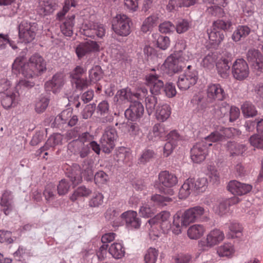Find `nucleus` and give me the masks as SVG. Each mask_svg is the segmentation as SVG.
<instances>
[{"instance_id": "nucleus-37", "label": "nucleus", "mask_w": 263, "mask_h": 263, "mask_svg": "<svg viewBox=\"0 0 263 263\" xmlns=\"http://www.w3.org/2000/svg\"><path fill=\"white\" fill-rule=\"evenodd\" d=\"M204 230L202 225L194 224L189 228L187 235L192 239H197L203 235Z\"/></svg>"}, {"instance_id": "nucleus-12", "label": "nucleus", "mask_w": 263, "mask_h": 263, "mask_svg": "<svg viewBox=\"0 0 263 263\" xmlns=\"http://www.w3.org/2000/svg\"><path fill=\"white\" fill-rule=\"evenodd\" d=\"M212 145L206 141H200L194 145L191 149V158L196 163L202 162L208 154V147Z\"/></svg>"}, {"instance_id": "nucleus-58", "label": "nucleus", "mask_w": 263, "mask_h": 263, "mask_svg": "<svg viewBox=\"0 0 263 263\" xmlns=\"http://www.w3.org/2000/svg\"><path fill=\"white\" fill-rule=\"evenodd\" d=\"M215 62V56L213 55V54H208L203 59L201 64L204 67L210 69L214 67Z\"/></svg>"}, {"instance_id": "nucleus-40", "label": "nucleus", "mask_w": 263, "mask_h": 263, "mask_svg": "<svg viewBox=\"0 0 263 263\" xmlns=\"http://www.w3.org/2000/svg\"><path fill=\"white\" fill-rule=\"evenodd\" d=\"M74 15H71L65 21L61 26L62 32L66 36H71L73 34V27L74 26Z\"/></svg>"}, {"instance_id": "nucleus-16", "label": "nucleus", "mask_w": 263, "mask_h": 263, "mask_svg": "<svg viewBox=\"0 0 263 263\" xmlns=\"http://www.w3.org/2000/svg\"><path fill=\"white\" fill-rule=\"evenodd\" d=\"M144 112V106L139 101H134L130 103L129 107L125 111V116L132 121H138L143 116Z\"/></svg>"}, {"instance_id": "nucleus-61", "label": "nucleus", "mask_w": 263, "mask_h": 263, "mask_svg": "<svg viewBox=\"0 0 263 263\" xmlns=\"http://www.w3.org/2000/svg\"><path fill=\"white\" fill-rule=\"evenodd\" d=\"M170 41L168 37L159 35L157 39V45L158 48L165 50L170 45Z\"/></svg>"}, {"instance_id": "nucleus-24", "label": "nucleus", "mask_w": 263, "mask_h": 263, "mask_svg": "<svg viewBox=\"0 0 263 263\" xmlns=\"http://www.w3.org/2000/svg\"><path fill=\"white\" fill-rule=\"evenodd\" d=\"M28 63L31 68H33L38 75L41 74L46 70V62L38 53L33 54L30 58Z\"/></svg>"}, {"instance_id": "nucleus-55", "label": "nucleus", "mask_w": 263, "mask_h": 263, "mask_svg": "<svg viewBox=\"0 0 263 263\" xmlns=\"http://www.w3.org/2000/svg\"><path fill=\"white\" fill-rule=\"evenodd\" d=\"M104 196L100 193H95L90 199L88 205L91 208H97L103 202Z\"/></svg>"}, {"instance_id": "nucleus-63", "label": "nucleus", "mask_w": 263, "mask_h": 263, "mask_svg": "<svg viewBox=\"0 0 263 263\" xmlns=\"http://www.w3.org/2000/svg\"><path fill=\"white\" fill-rule=\"evenodd\" d=\"M164 90L162 93H164L168 98H172L176 94V90L175 86L173 83H167L164 85Z\"/></svg>"}, {"instance_id": "nucleus-23", "label": "nucleus", "mask_w": 263, "mask_h": 263, "mask_svg": "<svg viewBox=\"0 0 263 263\" xmlns=\"http://www.w3.org/2000/svg\"><path fill=\"white\" fill-rule=\"evenodd\" d=\"M65 167L66 174L68 177L73 187L81 182V170L80 165L77 163H72L71 165H67Z\"/></svg>"}, {"instance_id": "nucleus-7", "label": "nucleus", "mask_w": 263, "mask_h": 263, "mask_svg": "<svg viewBox=\"0 0 263 263\" xmlns=\"http://www.w3.org/2000/svg\"><path fill=\"white\" fill-rule=\"evenodd\" d=\"M183 59L177 53L171 54L163 64V70L170 76L181 71L185 66Z\"/></svg>"}, {"instance_id": "nucleus-13", "label": "nucleus", "mask_w": 263, "mask_h": 263, "mask_svg": "<svg viewBox=\"0 0 263 263\" xmlns=\"http://www.w3.org/2000/svg\"><path fill=\"white\" fill-rule=\"evenodd\" d=\"M206 91L207 101L210 103H213L216 100L222 101L227 97L223 88L218 83L209 84Z\"/></svg>"}, {"instance_id": "nucleus-47", "label": "nucleus", "mask_w": 263, "mask_h": 263, "mask_svg": "<svg viewBox=\"0 0 263 263\" xmlns=\"http://www.w3.org/2000/svg\"><path fill=\"white\" fill-rule=\"evenodd\" d=\"M40 6L46 13L53 11L56 8V4L53 0H40Z\"/></svg>"}, {"instance_id": "nucleus-60", "label": "nucleus", "mask_w": 263, "mask_h": 263, "mask_svg": "<svg viewBox=\"0 0 263 263\" xmlns=\"http://www.w3.org/2000/svg\"><path fill=\"white\" fill-rule=\"evenodd\" d=\"M190 27V23L185 20L178 21L175 26V30L178 33H182L187 31Z\"/></svg>"}, {"instance_id": "nucleus-44", "label": "nucleus", "mask_w": 263, "mask_h": 263, "mask_svg": "<svg viewBox=\"0 0 263 263\" xmlns=\"http://www.w3.org/2000/svg\"><path fill=\"white\" fill-rule=\"evenodd\" d=\"M159 251L154 248L151 247L147 250L144 257L145 263H156Z\"/></svg>"}, {"instance_id": "nucleus-48", "label": "nucleus", "mask_w": 263, "mask_h": 263, "mask_svg": "<svg viewBox=\"0 0 263 263\" xmlns=\"http://www.w3.org/2000/svg\"><path fill=\"white\" fill-rule=\"evenodd\" d=\"M229 229L232 234L228 235L229 238H233L235 237H239L241 235L242 228L239 223L236 222H232L229 226Z\"/></svg>"}, {"instance_id": "nucleus-18", "label": "nucleus", "mask_w": 263, "mask_h": 263, "mask_svg": "<svg viewBox=\"0 0 263 263\" xmlns=\"http://www.w3.org/2000/svg\"><path fill=\"white\" fill-rule=\"evenodd\" d=\"M233 59L232 54L226 53L216 63L218 73L221 78H227L229 76Z\"/></svg>"}, {"instance_id": "nucleus-41", "label": "nucleus", "mask_w": 263, "mask_h": 263, "mask_svg": "<svg viewBox=\"0 0 263 263\" xmlns=\"http://www.w3.org/2000/svg\"><path fill=\"white\" fill-rule=\"evenodd\" d=\"M127 129L130 137L134 139L139 138L142 134V130L137 122H128Z\"/></svg>"}, {"instance_id": "nucleus-9", "label": "nucleus", "mask_w": 263, "mask_h": 263, "mask_svg": "<svg viewBox=\"0 0 263 263\" xmlns=\"http://www.w3.org/2000/svg\"><path fill=\"white\" fill-rule=\"evenodd\" d=\"M117 138L116 129L112 127H107L100 140L103 152L107 154L110 153L115 147Z\"/></svg>"}, {"instance_id": "nucleus-46", "label": "nucleus", "mask_w": 263, "mask_h": 263, "mask_svg": "<svg viewBox=\"0 0 263 263\" xmlns=\"http://www.w3.org/2000/svg\"><path fill=\"white\" fill-rule=\"evenodd\" d=\"M8 45L13 49L17 48L14 42L10 40L8 34L0 33V50L6 49Z\"/></svg>"}, {"instance_id": "nucleus-5", "label": "nucleus", "mask_w": 263, "mask_h": 263, "mask_svg": "<svg viewBox=\"0 0 263 263\" xmlns=\"http://www.w3.org/2000/svg\"><path fill=\"white\" fill-rule=\"evenodd\" d=\"M208 210L203 207L197 205L185 210L183 214L184 218V222L186 224L197 222H206L209 220L210 218L208 216Z\"/></svg>"}, {"instance_id": "nucleus-4", "label": "nucleus", "mask_w": 263, "mask_h": 263, "mask_svg": "<svg viewBox=\"0 0 263 263\" xmlns=\"http://www.w3.org/2000/svg\"><path fill=\"white\" fill-rule=\"evenodd\" d=\"M159 183L162 186L159 188L160 192L168 195L174 194L172 187L178 182L176 176L168 171H161L158 175Z\"/></svg>"}, {"instance_id": "nucleus-26", "label": "nucleus", "mask_w": 263, "mask_h": 263, "mask_svg": "<svg viewBox=\"0 0 263 263\" xmlns=\"http://www.w3.org/2000/svg\"><path fill=\"white\" fill-rule=\"evenodd\" d=\"M230 105L226 102L215 104L213 106L211 111L215 118L220 119L228 116L230 110Z\"/></svg>"}, {"instance_id": "nucleus-10", "label": "nucleus", "mask_w": 263, "mask_h": 263, "mask_svg": "<svg viewBox=\"0 0 263 263\" xmlns=\"http://www.w3.org/2000/svg\"><path fill=\"white\" fill-rule=\"evenodd\" d=\"M130 19L125 15L118 14L112 21V28L115 32L123 36H127L130 32Z\"/></svg>"}, {"instance_id": "nucleus-2", "label": "nucleus", "mask_w": 263, "mask_h": 263, "mask_svg": "<svg viewBox=\"0 0 263 263\" xmlns=\"http://www.w3.org/2000/svg\"><path fill=\"white\" fill-rule=\"evenodd\" d=\"M207 186L208 180L206 178H198L196 179L189 178L179 190V198L181 199L186 198L193 190L198 193H202L205 191Z\"/></svg>"}, {"instance_id": "nucleus-21", "label": "nucleus", "mask_w": 263, "mask_h": 263, "mask_svg": "<svg viewBox=\"0 0 263 263\" xmlns=\"http://www.w3.org/2000/svg\"><path fill=\"white\" fill-rule=\"evenodd\" d=\"M1 210L6 215H9L13 208V195L11 191L6 190L2 195L0 201Z\"/></svg>"}, {"instance_id": "nucleus-30", "label": "nucleus", "mask_w": 263, "mask_h": 263, "mask_svg": "<svg viewBox=\"0 0 263 263\" xmlns=\"http://www.w3.org/2000/svg\"><path fill=\"white\" fill-rule=\"evenodd\" d=\"M62 136L60 134H54L51 136L47 140L44 145L37 151V155L40 156L42 153L47 151L50 147H54L61 143Z\"/></svg>"}, {"instance_id": "nucleus-22", "label": "nucleus", "mask_w": 263, "mask_h": 263, "mask_svg": "<svg viewBox=\"0 0 263 263\" xmlns=\"http://www.w3.org/2000/svg\"><path fill=\"white\" fill-rule=\"evenodd\" d=\"M227 188L233 194L241 196L249 193L252 190V186L249 184L232 180L229 182Z\"/></svg>"}, {"instance_id": "nucleus-11", "label": "nucleus", "mask_w": 263, "mask_h": 263, "mask_svg": "<svg viewBox=\"0 0 263 263\" xmlns=\"http://www.w3.org/2000/svg\"><path fill=\"white\" fill-rule=\"evenodd\" d=\"M12 70L15 74L22 73L26 78H32L39 76L34 69L31 68L28 62L25 63L23 56H20L15 59L12 65Z\"/></svg>"}, {"instance_id": "nucleus-14", "label": "nucleus", "mask_w": 263, "mask_h": 263, "mask_svg": "<svg viewBox=\"0 0 263 263\" xmlns=\"http://www.w3.org/2000/svg\"><path fill=\"white\" fill-rule=\"evenodd\" d=\"M249 72L248 65L242 59H237L232 66V75L237 80H245L248 77Z\"/></svg>"}, {"instance_id": "nucleus-52", "label": "nucleus", "mask_w": 263, "mask_h": 263, "mask_svg": "<svg viewBox=\"0 0 263 263\" xmlns=\"http://www.w3.org/2000/svg\"><path fill=\"white\" fill-rule=\"evenodd\" d=\"M249 142L253 146L263 149V134H254L250 137Z\"/></svg>"}, {"instance_id": "nucleus-43", "label": "nucleus", "mask_w": 263, "mask_h": 263, "mask_svg": "<svg viewBox=\"0 0 263 263\" xmlns=\"http://www.w3.org/2000/svg\"><path fill=\"white\" fill-rule=\"evenodd\" d=\"M242 112L246 118L253 117L257 114V111L254 105L249 102H246L241 107Z\"/></svg>"}, {"instance_id": "nucleus-3", "label": "nucleus", "mask_w": 263, "mask_h": 263, "mask_svg": "<svg viewBox=\"0 0 263 263\" xmlns=\"http://www.w3.org/2000/svg\"><path fill=\"white\" fill-rule=\"evenodd\" d=\"M18 37L25 44L31 42L35 39L38 25L35 22L22 21L18 26Z\"/></svg>"}, {"instance_id": "nucleus-53", "label": "nucleus", "mask_w": 263, "mask_h": 263, "mask_svg": "<svg viewBox=\"0 0 263 263\" xmlns=\"http://www.w3.org/2000/svg\"><path fill=\"white\" fill-rule=\"evenodd\" d=\"M155 96L153 95L148 96L145 99L146 108L149 114L154 111L156 105L157 104V98Z\"/></svg>"}, {"instance_id": "nucleus-54", "label": "nucleus", "mask_w": 263, "mask_h": 263, "mask_svg": "<svg viewBox=\"0 0 263 263\" xmlns=\"http://www.w3.org/2000/svg\"><path fill=\"white\" fill-rule=\"evenodd\" d=\"M55 187L53 184L50 183L46 185L43 192V195L47 201L52 200L55 196Z\"/></svg>"}, {"instance_id": "nucleus-45", "label": "nucleus", "mask_w": 263, "mask_h": 263, "mask_svg": "<svg viewBox=\"0 0 263 263\" xmlns=\"http://www.w3.org/2000/svg\"><path fill=\"white\" fill-rule=\"evenodd\" d=\"M156 154L153 149L146 148L144 149L138 159V163L140 164H145L150 161L155 156Z\"/></svg>"}, {"instance_id": "nucleus-34", "label": "nucleus", "mask_w": 263, "mask_h": 263, "mask_svg": "<svg viewBox=\"0 0 263 263\" xmlns=\"http://www.w3.org/2000/svg\"><path fill=\"white\" fill-rule=\"evenodd\" d=\"M228 150L230 152L231 156H237L242 155L246 151V146L234 141H229L226 144Z\"/></svg>"}, {"instance_id": "nucleus-20", "label": "nucleus", "mask_w": 263, "mask_h": 263, "mask_svg": "<svg viewBox=\"0 0 263 263\" xmlns=\"http://www.w3.org/2000/svg\"><path fill=\"white\" fill-rule=\"evenodd\" d=\"M65 83L64 75L62 73H57L53 76L52 79L45 84L46 91L57 93L60 91Z\"/></svg>"}, {"instance_id": "nucleus-35", "label": "nucleus", "mask_w": 263, "mask_h": 263, "mask_svg": "<svg viewBox=\"0 0 263 263\" xmlns=\"http://www.w3.org/2000/svg\"><path fill=\"white\" fill-rule=\"evenodd\" d=\"M184 215H182L180 217L178 214H175L174 216V220L173 222V225L172 226L173 232L177 235H178L181 233V229L183 226L186 227L189 224H186L184 222Z\"/></svg>"}, {"instance_id": "nucleus-1", "label": "nucleus", "mask_w": 263, "mask_h": 263, "mask_svg": "<svg viewBox=\"0 0 263 263\" xmlns=\"http://www.w3.org/2000/svg\"><path fill=\"white\" fill-rule=\"evenodd\" d=\"M231 26L232 23L228 21L219 20L215 21L213 24L212 28L207 31L211 44L213 45H218L220 44L224 37V31L229 30Z\"/></svg>"}, {"instance_id": "nucleus-6", "label": "nucleus", "mask_w": 263, "mask_h": 263, "mask_svg": "<svg viewBox=\"0 0 263 263\" xmlns=\"http://www.w3.org/2000/svg\"><path fill=\"white\" fill-rule=\"evenodd\" d=\"M3 81L6 84L1 83L0 85V91L2 93L1 104L4 108L9 109L16 105L18 92H15L9 87L10 85L9 81H6L5 80Z\"/></svg>"}, {"instance_id": "nucleus-29", "label": "nucleus", "mask_w": 263, "mask_h": 263, "mask_svg": "<svg viewBox=\"0 0 263 263\" xmlns=\"http://www.w3.org/2000/svg\"><path fill=\"white\" fill-rule=\"evenodd\" d=\"M171 114V108L167 104H159L156 110L157 119L162 122L166 120Z\"/></svg>"}, {"instance_id": "nucleus-59", "label": "nucleus", "mask_w": 263, "mask_h": 263, "mask_svg": "<svg viewBox=\"0 0 263 263\" xmlns=\"http://www.w3.org/2000/svg\"><path fill=\"white\" fill-rule=\"evenodd\" d=\"M70 185L67 180L65 179H62L57 186L58 193L60 196L66 194L70 189Z\"/></svg>"}, {"instance_id": "nucleus-32", "label": "nucleus", "mask_w": 263, "mask_h": 263, "mask_svg": "<svg viewBox=\"0 0 263 263\" xmlns=\"http://www.w3.org/2000/svg\"><path fill=\"white\" fill-rule=\"evenodd\" d=\"M108 251L112 257L116 259L122 258L125 254V248L120 243L115 242L111 244Z\"/></svg>"}, {"instance_id": "nucleus-8", "label": "nucleus", "mask_w": 263, "mask_h": 263, "mask_svg": "<svg viewBox=\"0 0 263 263\" xmlns=\"http://www.w3.org/2000/svg\"><path fill=\"white\" fill-rule=\"evenodd\" d=\"M198 79L197 71L192 69L191 65H188L185 72L179 76L177 82V86L180 90H187L191 86L194 85Z\"/></svg>"}, {"instance_id": "nucleus-50", "label": "nucleus", "mask_w": 263, "mask_h": 263, "mask_svg": "<svg viewBox=\"0 0 263 263\" xmlns=\"http://www.w3.org/2000/svg\"><path fill=\"white\" fill-rule=\"evenodd\" d=\"M262 56L263 55L258 50L254 48L249 49L246 53V59L250 65Z\"/></svg>"}, {"instance_id": "nucleus-28", "label": "nucleus", "mask_w": 263, "mask_h": 263, "mask_svg": "<svg viewBox=\"0 0 263 263\" xmlns=\"http://www.w3.org/2000/svg\"><path fill=\"white\" fill-rule=\"evenodd\" d=\"M158 225L164 231L170 230L172 227L170 220V213L167 211H162L157 215Z\"/></svg>"}, {"instance_id": "nucleus-64", "label": "nucleus", "mask_w": 263, "mask_h": 263, "mask_svg": "<svg viewBox=\"0 0 263 263\" xmlns=\"http://www.w3.org/2000/svg\"><path fill=\"white\" fill-rule=\"evenodd\" d=\"M83 142L78 139L74 140L68 144V149L74 155H78V152Z\"/></svg>"}, {"instance_id": "nucleus-15", "label": "nucleus", "mask_w": 263, "mask_h": 263, "mask_svg": "<svg viewBox=\"0 0 263 263\" xmlns=\"http://www.w3.org/2000/svg\"><path fill=\"white\" fill-rule=\"evenodd\" d=\"M84 34L95 39L96 36L102 38L105 35V29L103 25L93 22H86L83 25Z\"/></svg>"}, {"instance_id": "nucleus-31", "label": "nucleus", "mask_w": 263, "mask_h": 263, "mask_svg": "<svg viewBox=\"0 0 263 263\" xmlns=\"http://www.w3.org/2000/svg\"><path fill=\"white\" fill-rule=\"evenodd\" d=\"M208 245L210 247L216 245L224 239L223 233L219 230L215 229L211 231L207 235Z\"/></svg>"}, {"instance_id": "nucleus-42", "label": "nucleus", "mask_w": 263, "mask_h": 263, "mask_svg": "<svg viewBox=\"0 0 263 263\" xmlns=\"http://www.w3.org/2000/svg\"><path fill=\"white\" fill-rule=\"evenodd\" d=\"M217 252L219 256L230 257L234 253V249L231 243H225L217 248Z\"/></svg>"}, {"instance_id": "nucleus-62", "label": "nucleus", "mask_w": 263, "mask_h": 263, "mask_svg": "<svg viewBox=\"0 0 263 263\" xmlns=\"http://www.w3.org/2000/svg\"><path fill=\"white\" fill-rule=\"evenodd\" d=\"M151 200L157 204L162 206L165 205L166 202H169L172 200V198L170 197H164L158 194L152 196Z\"/></svg>"}, {"instance_id": "nucleus-56", "label": "nucleus", "mask_w": 263, "mask_h": 263, "mask_svg": "<svg viewBox=\"0 0 263 263\" xmlns=\"http://www.w3.org/2000/svg\"><path fill=\"white\" fill-rule=\"evenodd\" d=\"M71 83L77 90H83L88 87L90 82L86 79L81 78L71 80Z\"/></svg>"}, {"instance_id": "nucleus-39", "label": "nucleus", "mask_w": 263, "mask_h": 263, "mask_svg": "<svg viewBox=\"0 0 263 263\" xmlns=\"http://www.w3.org/2000/svg\"><path fill=\"white\" fill-rule=\"evenodd\" d=\"M103 77V71L99 65L93 66L89 70V82L95 83L100 81Z\"/></svg>"}, {"instance_id": "nucleus-19", "label": "nucleus", "mask_w": 263, "mask_h": 263, "mask_svg": "<svg viewBox=\"0 0 263 263\" xmlns=\"http://www.w3.org/2000/svg\"><path fill=\"white\" fill-rule=\"evenodd\" d=\"M100 50V46L96 42L88 41L78 45L76 48V53L79 59L91 52H98Z\"/></svg>"}, {"instance_id": "nucleus-27", "label": "nucleus", "mask_w": 263, "mask_h": 263, "mask_svg": "<svg viewBox=\"0 0 263 263\" xmlns=\"http://www.w3.org/2000/svg\"><path fill=\"white\" fill-rule=\"evenodd\" d=\"M131 97V92L128 88L119 90L115 95L114 101L117 107L127 103Z\"/></svg>"}, {"instance_id": "nucleus-49", "label": "nucleus", "mask_w": 263, "mask_h": 263, "mask_svg": "<svg viewBox=\"0 0 263 263\" xmlns=\"http://www.w3.org/2000/svg\"><path fill=\"white\" fill-rule=\"evenodd\" d=\"M165 129L164 126L163 124L159 123L155 124L153 128L152 133L149 134V136L152 135L151 136L155 137V138H159L162 137L165 135ZM152 140H156V139L151 138Z\"/></svg>"}, {"instance_id": "nucleus-17", "label": "nucleus", "mask_w": 263, "mask_h": 263, "mask_svg": "<svg viewBox=\"0 0 263 263\" xmlns=\"http://www.w3.org/2000/svg\"><path fill=\"white\" fill-rule=\"evenodd\" d=\"M147 85L149 87L152 95H159L164 90V83L157 74H150L146 78Z\"/></svg>"}, {"instance_id": "nucleus-38", "label": "nucleus", "mask_w": 263, "mask_h": 263, "mask_svg": "<svg viewBox=\"0 0 263 263\" xmlns=\"http://www.w3.org/2000/svg\"><path fill=\"white\" fill-rule=\"evenodd\" d=\"M92 191L85 186L82 185L76 189L70 197V199L74 202L80 197H87L89 196Z\"/></svg>"}, {"instance_id": "nucleus-57", "label": "nucleus", "mask_w": 263, "mask_h": 263, "mask_svg": "<svg viewBox=\"0 0 263 263\" xmlns=\"http://www.w3.org/2000/svg\"><path fill=\"white\" fill-rule=\"evenodd\" d=\"M76 3L74 0H65L63 9L57 13V17L61 19L69 10L70 7H76Z\"/></svg>"}, {"instance_id": "nucleus-36", "label": "nucleus", "mask_w": 263, "mask_h": 263, "mask_svg": "<svg viewBox=\"0 0 263 263\" xmlns=\"http://www.w3.org/2000/svg\"><path fill=\"white\" fill-rule=\"evenodd\" d=\"M250 28L246 25H241L238 26L237 29L233 32L232 38L235 42H238L241 38H245L250 33Z\"/></svg>"}, {"instance_id": "nucleus-33", "label": "nucleus", "mask_w": 263, "mask_h": 263, "mask_svg": "<svg viewBox=\"0 0 263 263\" xmlns=\"http://www.w3.org/2000/svg\"><path fill=\"white\" fill-rule=\"evenodd\" d=\"M229 132L228 128H224L220 132L216 131L212 133L209 136L206 137L203 141H206L207 143L222 141L226 138L227 133Z\"/></svg>"}, {"instance_id": "nucleus-51", "label": "nucleus", "mask_w": 263, "mask_h": 263, "mask_svg": "<svg viewBox=\"0 0 263 263\" xmlns=\"http://www.w3.org/2000/svg\"><path fill=\"white\" fill-rule=\"evenodd\" d=\"M49 103V100L47 98L42 97L36 101L35 104V110L36 112L40 114L44 112Z\"/></svg>"}, {"instance_id": "nucleus-25", "label": "nucleus", "mask_w": 263, "mask_h": 263, "mask_svg": "<svg viewBox=\"0 0 263 263\" xmlns=\"http://www.w3.org/2000/svg\"><path fill=\"white\" fill-rule=\"evenodd\" d=\"M121 217L126 223V227L131 229H138L141 224L137 213L134 211H128L121 214Z\"/></svg>"}]
</instances>
